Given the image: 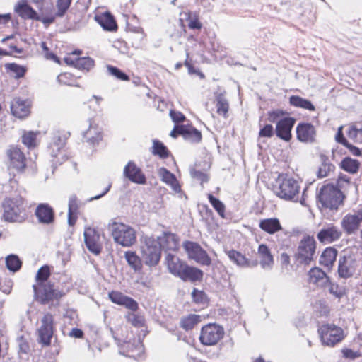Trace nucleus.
I'll return each mask as SVG.
<instances>
[{
  "instance_id": "obj_34",
  "label": "nucleus",
  "mask_w": 362,
  "mask_h": 362,
  "mask_svg": "<svg viewBox=\"0 0 362 362\" xmlns=\"http://www.w3.org/2000/svg\"><path fill=\"white\" fill-rule=\"evenodd\" d=\"M259 227L269 234H274L282 229L280 221L276 218H265L259 221Z\"/></svg>"
},
{
  "instance_id": "obj_22",
  "label": "nucleus",
  "mask_w": 362,
  "mask_h": 362,
  "mask_svg": "<svg viewBox=\"0 0 362 362\" xmlns=\"http://www.w3.org/2000/svg\"><path fill=\"white\" fill-rule=\"evenodd\" d=\"M11 111L18 118L25 117L30 113V104L27 100L16 98L11 103Z\"/></svg>"
},
{
  "instance_id": "obj_32",
  "label": "nucleus",
  "mask_w": 362,
  "mask_h": 362,
  "mask_svg": "<svg viewBox=\"0 0 362 362\" xmlns=\"http://www.w3.org/2000/svg\"><path fill=\"white\" fill-rule=\"evenodd\" d=\"M225 95L226 91H223V93H216L215 101L217 114L220 116H223L224 118H227L229 110V103Z\"/></svg>"
},
{
  "instance_id": "obj_23",
  "label": "nucleus",
  "mask_w": 362,
  "mask_h": 362,
  "mask_svg": "<svg viewBox=\"0 0 362 362\" xmlns=\"http://www.w3.org/2000/svg\"><path fill=\"white\" fill-rule=\"evenodd\" d=\"M156 240L163 250L175 251L179 247V238L174 233H165Z\"/></svg>"
},
{
  "instance_id": "obj_38",
  "label": "nucleus",
  "mask_w": 362,
  "mask_h": 362,
  "mask_svg": "<svg viewBox=\"0 0 362 362\" xmlns=\"http://www.w3.org/2000/svg\"><path fill=\"white\" fill-rule=\"evenodd\" d=\"M66 138L62 136L59 133H57L52 137V142L49 144L50 153L52 156L57 157L58 153L62 149L65 145Z\"/></svg>"
},
{
  "instance_id": "obj_25",
  "label": "nucleus",
  "mask_w": 362,
  "mask_h": 362,
  "mask_svg": "<svg viewBox=\"0 0 362 362\" xmlns=\"http://www.w3.org/2000/svg\"><path fill=\"white\" fill-rule=\"evenodd\" d=\"M15 11L24 19L40 20L37 12L25 0H21L15 6Z\"/></svg>"
},
{
  "instance_id": "obj_28",
  "label": "nucleus",
  "mask_w": 362,
  "mask_h": 362,
  "mask_svg": "<svg viewBox=\"0 0 362 362\" xmlns=\"http://www.w3.org/2000/svg\"><path fill=\"white\" fill-rule=\"evenodd\" d=\"M309 282L318 287H324L329 283L326 274L319 268H313L308 272Z\"/></svg>"
},
{
  "instance_id": "obj_26",
  "label": "nucleus",
  "mask_w": 362,
  "mask_h": 362,
  "mask_svg": "<svg viewBox=\"0 0 362 362\" xmlns=\"http://www.w3.org/2000/svg\"><path fill=\"white\" fill-rule=\"evenodd\" d=\"M35 215L40 223L49 224L54 218V211L47 204H40L35 210Z\"/></svg>"
},
{
  "instance_id": "obj_63",
  "label": "nucleus",
  "mask_w": 362,
  "mask_h": 362,
  "mask_svg": "<svg viewBox=\"0 0 362 362\" xmlns=\"http://www.w3.org/2000/svg\"><path fill=\"white\" fill-rule=\"evenodd\" d=\"M192 298L196 303H202L205 294L203 291H199L197 289H194L192 293Z\"/></svg>"
},
{
  "instance_id": "obj_55",
  "label": "nucleus",
  "mask_w": 362,
  "mask_h": 362,
  "mask_svg": "<svg viewBox=\"0 0 362 362\" xmlns=\"http://www.w3.org/2000/svg\"><path fill=\"white\" fill-rule=\"evenodd\" d=\"M128 321L134 326L140 327L144 325V318L136 314H129L127 317Z\"/></svg>"
},
{
  "instance_id": "obj_3",
  "label": "nucleus",
  "mask_w": 362,
  "mask_h": 362,
  "mask_svg": "<svg viewBox=\"0 0 362 362\" xmlns=\"http://www.w3.org/2000/svg\"><path fill=\"white\" fill-rule=\"evenodd\" d=\"M3 208V217L6 221L22 222L26 218L24 200L20 197L5 199Z\"/></svg>"
},
{
  "instance_id": "obj_20",
  "label": "nucleus",
  "mask_w": 362,
  "mask_h": 362,
  "mask_svg": "<svg viewBox=\"0 0 362 362\" xmlns=\"http://www.w3.org/2000/svg\"><path fill=\"white\" fill-rule=\"evenodd\" d=\"M109 297L114 303L123 305L132 311H136L138 309L137 302L121 292L113 291L109 293Z\"/></svg>"
},
{
  "instance_id": "obj_47",
  "label": "nucleus",
  "mask_w": 362,
  "mask_h": 362,
  "mask_svg": "<svg viewBox=\"0 0 362 362\" xmlns=\"http://www.w3.org/2000/svg\"><path fill=\"white\" fill-rule=\"evenodd\" d=\"M125 259L128 264L135 271L141 268V262L140 258L134 252L127 251L124 254Z\"/></svg>"
},
{
  "instance_id": "obj_8",
  "label": "nucleus",
  "mask_w": 362,
  "mask_h": 362,
  "mask_svg": "<svg viewBox=\"0 0 362 362\" xmlns=\"http://www.w3.org/2000/svg\"><path fill=\"white\" fill-rule=\"evenodd\" d=\"M223 335L224 329L221 326L209 323L202 327L199 341L204 346H214L223 337Z\"/></svg>"
},
{
  "instance_id": "obj_49",
  "label": "nucleus",
  "mask_w": 362,
  "mask_h": 362,
  "mask_svg": "<svg viewBox=\"0 0 362 362\" xmlns=\"http://www.w3.org/2000/svg\"><path fill=\"white\" fill-rule=\"evenodd\" d=\"M94 66V61L90 57H81L75 59V67L85 70L90 71Z\"/></svg>"
},
{
  "instance_id": "obj_44",
  "label": "nucleus",
  "mask_w": 362,
  "mask_h": 362,
  "mask_svg": "<svg viewBox=\"0 0 362 362\" xmlns=\"http://www.w3.org/2000/svg\"><path fill=\"white\" fill-rule=\"evenodd\" d=\"M347 136L356 143L362 144V124H355L349 127Z\"/></svg>"
},
{
  "instance_id": "obj_48",
  "label": "nucleus",
  "mask_w": 362,
  "mask_h": 362,
  "mask_svg": "<svg viewBox=\"0 0 362 362\" xmlns=\"http://www.w3.org/2000/svg\"><path fill=\"white\" fill-rule=\"evenodd\" d=\"M72 0H57L56 1V16L63 18L68 11Z\"/></svg>"
},
{
  "instance_id": "obj_61",
  "label": "nucleus",
  "mask_w": 362,
  "mask_h": 362,
  "mask_svg": "<svg viewBox=\"0 0 362 362\" xmlns=\"http://www.w3.org/2000/svg\"><path fill=\"white\" fill-rule=\"evenodd\" d=\"M329 291L330 293L333 294L335 297L340 298L344 295V291L339 288L337 284H330Z\"/></svg>"
},
{
  "instance_id": "obj_59",
  "label": "nucleus",
  "mask_w": 362,
  "mask_h": 362,
  "mask_svg": "<svg viewBox=\"0 0 362 362\" xmlns=\"http://www.w3.org/2000/svg\"><path fill=\"white\" fill-rule=\"evenodd\" d=\"M274 134V128L271 124L265 125L259 132L261 137H271Z\"/></svg>"
},
{
  "instance_id": "obj_53",
  "label": "nucleus",
  "mask_w": 362,
  "mask_h": 362,
  "mask_svg": "<svg viewBox=\"0 0 362 362\" xmlns=\"http://www.w3.org/2000/svg\"><path fill=\"white\" fill-rule=\"evenodd\" d=\"M107 71L110 75L115 76L117 79L121 81L129 80V76L125 73L122 72L120 69L115 66L107 65Z\"/></svg>"
},
{
  "instance_id": "obj_52",
  "label": "nucleus",
  "mask_w": 362,
  "mask_h": 362,
  "mask_svg": "<svg viewBox=\"0 0 362 362\" xmlns=\"http://www.w3.org/2000/svg\"><path fill=\"white\" fill-rule=\"evenodd\" d=\"M6 67L14 74V77L16 78L23 77L26 71V69L24 66L15 63L7 64Z\"/></svg>"
},
{
  "instance_id": "obj_57",
  "label": "nucleus",
  "mask_w": 362,
  "mask_h": 362,
  "mask_svg": "<svg viewBox=\"0 0 362 362\" xmlns=\"http://www.w3.org/2000/svg\"><path fill=\"white\" fill-rule=\"evenodd\" d=\"M187 21L190 29H201L202 23L195 15L192 16V14H189Z\"/></svg>"
},
{
  "instance_id": "obj_2",
  "label": "nucleus",
  "mask_w": 362,
  "mask_h": 362,
  "mask_svg": "<svg viewBox=\"0 0 362 362\" xmlns=\"http://www.w3.org/2000/svg\"><path fill=\"white\" fill-rule=\"evenodd\" d=\"M114 241L123 247H130L136 242L135 230L129 225L111 221L107 224Z\"/></svg>"
},
{
  "instance_id": "obj_50",
  "label": "nucleus",
  "mask_w": 362,
  "mask_h": 362,
  "mask_svg": "<svg viewBox=\"0 0 362 362\" xmlns=\"http://www.w3.org/2000/svg\"><path fill=\"white\" fill-rule=\"evenodd\" d=\"M6 264L8 270L15 272L21 269L22 262L17 255H10L6 258Z\"/></svg>"
},
{
  "instance_id": "obj_12",
  "label": "nucleus",
  "mask_w": 362,
  "mask_h": 362,
  "mask_svg": "<svg viewBox=\"0 0 362 362\" xmlns=\"http://www.w3.org/2000/svg\"><path fill=\"white\" fill-rule=\"evenodd\" d=\"M9 167L18 173H23L26 168V158L22 151L16 146H11L6 151Z\"/></svg>"
},
{
  "instance_id": "obj_36",
  "label": "nucleus",
  "mask_w": 362,
  "mask_h": 362,
  "mask_svg": "<svg viewBox=\"0 0 362 362\" xmlns=\"http://www.w3.org/2000/svg\"><path fill=\"white\" fill-rule=\"evenodd\" d=\"M179 130L180 134L182 135L185 139L192 142H199L202 139L201 132L192 127L180 125Z\"/></svg>"
},
{
  "instance_id": "obj_11",
  "label": "nucleus",
  "mask_w": 362,
  "mask_h": 362,
  "mask_svg": "<svg viewBox=\"0 0 362 362\" xmlns=\"http://www.w3.org/2000/svg\"><path fill=\"white\" fill-rule=\"evenodd\" d=\"M53 316L46 313L41 320V326L38 329V341L43 346H49L53 335Z\"/></svg>"
},
{
  "instance_id": "obj_13",
  "label": "nucleus",
  "mask_w": 362,
  "mask_h": 362,
  "mask_svg": "<svg viewBox=\"0 0 362 362\" xmlns=\"http://www.w3.org/2000/svg\"><path fill=\"white\" fill-rule=\"evenodd\" d=\"M362 222V208L354 211V214H346L341 220V226L348 235L354 234Z\"/></svg>"
},
{
  "instance_id": "obj_37",
  "label": "nucleus",
  "mask_w": 362,
  "mask_h": 362,
  "mask_svg": "<svg viewBox=\"0 0 362 362\" xmlns=\"http://www.w3.org/2000/svg\"><path fill=\"white\" fill-rule=\"evenodd\" d=\"M337 255V251L333 247L326 248L320 258V264L329 268L332 267Z\"/></svg>"
},
{
  "instance_id": "obj_56",
  "label": "nucleus",
  "mask_w": 362,
  "mask_h": 362,
  "mask_svg": "<svg viewBox=\"0 0 362 362\" xmlns=\"http://www.w3.org/2000/svg\"><path fill=\"white\" fill-rule=\"evenodd\" d=\"M285 115V112L280 110H276L268 113V119L271 122H276L279 121L278 119H282L281 117Z\"/></svg>"
},
{
  "instance_id": "obj_4",
  "label": "nucleus",
  "mask_w": 362,
  "mask_h": 362,
  "mask_svg": "<svg viewBox=\"0 0 362 362\" xmlns=\"http://www.w3.org/2000/svg\"><path fill=\"white\" fill-rule=\"evenodd\" d=\"M317 197L322 207L330 210H337L344 199L341 190L333 185L322 186Z\"/></svg>"
},
{
  "instance_id": "obj_6",
  "label": "nucleus",
  "mask_w": 362,
  "mask_h": 362,
  "mask_svg": "<svg viewBox=\"0 0 362 362\" xmlns=\"http://www.w3.org/2000/svg\"><path fill=\"white\" fill-rule=\"evenodd\" d=\"M321 342L327 346H334L344 337L343 329L333 324H325L318 328Z\"/></svg>"
},
{
  "instance_id": "obj_58",
  "label": "nucleus",
  "mask_w": 362,
  "mask_h": 362,
  "mask_svg": "<svg viewBox=\"0 0 362 362\" xmlns=\"http://www.w3.org/2000/svg\"><path fill=\"white\" fill-rule=\"evenodd\" d=\"M343 356L346 358L356 359L361 356V352L354 351L351 349L345 348L341 350Z\"/></svg>"
},
{
  "instance_id": "obj_33",
  "label": "nucleus",
  "mask_w": 362,
  "mask_h": 362,
  "mask_svg": "<svg viewBox=\"0 0 362 362\" xmlns=\"http://www.w3.org/2000/svg\"><path fill=\"white\" fill-rule=\"evenodd\" d=\"M168 269L172 274L177 276L186 264L182 262L177 257L168 253L165 257Z\"/></svg>"
},
{
  "instance_id": "obj_15",
  "label": "nucleus",
  "mask_w": 362,
  "mask_h": 362,
  "mask_svg": "<svg viewBox=\"0 0 362 362\" xmlns=\"http://www.w3.org/2000/svg\"><path fill=\"white\" fill-rule=\"evenodd\" d=\"M35 296L40 298L42 303L46 304L51 300H59L63 293L58 289H55L50 282H47L42 286H38V293Z\"/></svg>"
},
{
  "instance_id": "obj_60",
  "label": "nucleus",
  "mask_w": 362,
  "mask_h": 362,
  "mask_svg": "<svg viewBox=\"0 0 362 362\" xmlns=\"http://www.w3.org/2000/svg\"><path fill=\"white\" fill-rule=\"evenodd\" d=\"M191 175L193 178L200 180L202 183L208 182V176L206 174L199 170H192Z\"/></svg>"
},
{
  "instance_id": "obj_54",
  "label": "nucleus",
  "mask_w": 362,
  "mask_h": 362,
  "mask_svg": "<svg viewBox=\"0 0 362 362\" xmlns=\"http://www.w3.org/2000/svg\"><path fill=\"white\" fill-rule=\"evenodd\" d=\"M22 142L28 148L36 146V134L33 132H25L22 136Z\"/></svg>"
},
{
  "instance_id": "obj_30",
  "label": "nucleus",
  "mask_w": 362,
  "mask_h": 362,
  "mask_svg": "<svg viewBox=\"0 0 362 362\" xmlns=\"http://www.w3.org/2000/svg\"><path fill=\"white\" fill-rule=\"evenodd\" d=\"M158 174L161 180L166 183L168 185L170 186L174 192H180V186L174 174L171 173L168 170L163 167L159 168Z\"/></svg>"
},
{
  "instance_id": "obj_19",
  "label": "nucleus",
  "mask_w": 362,
  "mask_h": 362,
  "mask_svg": "<svg viewBox=\"0 0 362 362\" xmlns=\"http://www.w3.org/2000/svg\"><path fill=\"white\" fill-rule=\"evenodd\" d=\"M143 351V344L139 339H134L132 342L130 341L124 342L119 349L121 354L132 358L139 356Z\"/></svg>"
},
{
  "instance_id": "obj_62",
  "label": "nucleus",
  "mask_w": 362,
  "mask_h": 362,
  "mask_svg": "<svg viewBox=\"0 0 362 362\" xmlns=\"http://www.w3.org/2000/svg\"><path fill=\"white\" fill-rule=\"evenodd\" d=\"M335 139H336L337 142L342 144L344 146L349 143L347 141L346 139L344 136V134L342 132V127H340L338 129V131L335 136Z\"/></svg>"
},
{
  "instance_id": "obj_10",
  "label": "nucleus",
  "mask_w": 362,
  "mask_h": 362,
  "mask_svg": "<svg viewBox=\"0 0 362 362\" xmlns=\"http://www.w3.org/2000/svg\"><path fill=\"white\" fill-rule=\"evenodd\" d=\"M183 247L189 259L202 265L209 266L211 264V258L198 243L187 241L184 243Z\"/></svg>"
},
{
  "instance_id": "obj_5",
  "label": "nucleus",
  "mask_w": 362,
  "mask_h": 362,
  "mask_svg": "<svg viewBox=\"0 0 362 362\" xmlns=\"http://www.w3.org/2000/svg\"><path fill=\"white\" fill-rule=\"evenodd\" d=\"M359 261L350 250H344L338 261V274L341 278L348 279L354 275L359 267Z\"/></svg>"
},
{
  "instance_id": "obj_17",
  "label": "nucleus",
  "mask_w": 362,
  "mask_h": 362,
  "mask_svg": "<svg viewBox=\"0 0 362 362\" xmlns=\"http://www.w3.org/2000/svg\"><path fill=\"white\" fill-rule=\"evenodd\" d=\"M124 175L130 181L143 185L146 183V176L134 162L129 161L124 168Z\"/></svg>"
},
{
  "instance_id": "obj_14",
  "label": "nucleus",
  "mask_w": 362,
  "mask_h": 362,
  "mask_svg": "<svg viewBox=\"0 0 362 362\" xmlns=\"http://www.w3.org/2000/svg\"><path fill=\"white\" fill-rule=\"evenodd\" d=\"M84 241L88 250L94 255H98L101 252V245L100 243V235L98 231L90 227L85 228Z\"/></svg>"
},
{
  "instance_id": "obj_42",
  "label": "nucleus",
  "mask_w": 362,
  "mask_h": 362,
  "mask_svg": "<svg viewBox=\"0 0 362 362\" xmlns=\"http://www.w3.org/2000/svg\"><path fill=\"white\" fill-rule=\"evenodd\" d=\"M151 153L163 159L167 158L170 155V152L167 147L162 142L156 139L153 140Z\"/></svg>"
},
{
  "instance_id": "obj_45",
  "label": "nucleus",
  "mask_w": 362,
  "mask_h": 362,
  "mask_svg": "<svg viewBox=\"0 0 362 362\" xmlns=\"http://www.w3.org/2000/svg\"><path fill=\"white\" fill-rule=\"evenodd\" d=\"M201 321V317L198 315L191 314L183 317L180 320V327L185 330L192 329Z\"/></svg>"
},
{
  "instance_id": "obj_46",
  "label": "nucleus",
  "mask_w": 362,
  "mask_h": 362,
  "mask_svg": "<svg viewBox=\"0 0 362 362\" xmlns=\"http://www.w3.org/2000/svg\"><path fill=\"white\" fill-rule=\"evenodd\" d=\"M98 21L105 30L112 31L117 29L116 22L110 13L100 16Z\"/></svg>"
},
{
  "instance_id": "obj_29",
  "label": "nucleus",
  "mask_w": 362,
  "mask_h": 362,
  "mask_svg": "<svg viewBox=\"0 0 362 362\" xmlns=\"http://www.w3.org/2000/svg\"><path fill=\"white\" fill-rule=\"evenodd\" d=\"M86 142L95 145L102 139L100 129L93 122H90L89 128L83 134Z\"/></svg>"
},
{
  "instance_id": "obj_27",
  "label": "nucleus",
  "mask_w": 362,
  "mask_h": 362,
  "mask_svg": "<svg viewBox=\"0 0 362 362\" xmlns=\"http://www.w3.org/2000/svg\"><path fill=\"white\" fill-rule=\"evenodd\" d=\"M177 277H180L183 281L194 282L202 279L203 272L199 269L185 264Z\"/></svg>"
},
{
  "instance_id": "obj_51",
  "label": "nucleus",
  "mask_w": 362,
  "mask_h": 362,
  "mask_svg": "<svg viewBox=\"0 0 362 362\" xmlns=\"http://www.w3.org/2000/svg\"><path fill=\"white\" fill-rule=\"evenodd\" d=\"M208 199L214 209L218 214V215L222 218H225L226 206L224 204L211 194H208Z\"/></svg>"
},
{
  "instance_id": "obj_18",
  "label": "nucleus",
  "mask_w": 362,
  "mask_h": 362,
  "mask_svg": "<svg viewBox=\"0 0 362 362\" xmlns=\"http://www.w3.org/2000/svg\"><path fill=\"white\" fill-rule=\"evenodd\" d=\"M297 138L305 143H313L316 136L315 127L310 123H300L296 127Z\"/></svg>"
},
{
  "instance_id": "obj_35",
  "label": "nucleus",
  "mask_w": 362,
  "mask_h": 362,
  "mask_svg": "<svg viewBox=\"0 0 362 362\" xmlns=\"http://www.w3.org/2000/svg\"><path fill=\"white\" fill-rule=\"evenodd\" d=\"M68 223L73 226L75 225L78 214V204L76 195H71L69 199Z\"/></svg>"
},
{
  "instance_id": "obj_40",
  "label": "nucleus",
  "mask_w": 362,
  "mask_h": 362,
  "mask_svg": "<svg viewBox=\"0 0 362 362\" xmlns=\"http://www.w3.org/2000/svg\"><path fill=\"white\" fill-rule=\"evenodd\" d=\"M289 103L292 106L300 107L310 111L315 110V107L312 103L298 95H292L289 98Z\"/></svg>"
},
{
  "instance_id": "obj_31",
  "label": "nucleus",
  "mask_w": 362,
  "mask_h": 362,
  "mask_svg": "<svg viewBox=\"0 0 362 362\" xmlns=\"http://www.w3.org/2000/svg\"><path fill=\"white\" fill-rule=\"evenodd\" d=\"M258 255L260 257V265L264 269H271L274 264V258L268 247L261 244L258 247Z\"/></svg>"
},
{
  "instance_id": "obj_9",
  "label": "nucleus",
  "mask_w": 362,
  "mask_h": 362,
  "mask_svg": "<svg viewBox=\"0 0 362 362\" xmlns=\"http://www.w3.org/2000/svg\"><path fill=\"white\" fill-rule=\"evenodd\" d=\"M315 243L313 237L305 236L299 243L296 254L298 261L300 263L309 264L315 251Z\"/></svg>"
},
{
  "instance_id": "obj_41",
  "label": "nucleus",
  "mask_w": 362,
  "mask_h": 362,
  "mask_svg": "<svg viewBox=\"0 0 362 362\" xmlns=\"http://www.w3.org/2000/svg\"><path fill=\"white\" fill-rule=\"evenodd\" d=\"M360 163L350 157L344 158L341 162V168L351 174H355L358 171Z\"/></svg>"
},
{
  "instance_id": "obj_39",
  "label": "nucleus",
  "mask_w": 362,
  "mask_h": 362,
  "mask_svg": "<svg viewBox=\"0 0 362 362\" xmlns=\"http://www.w3.org/2000/svg\"><path fill=\"white\" fill-rule=\"evenodd\" d=\"M50 276V271L48 266L45 265L39 269L36 274L37 285H33V288L35 294L38 293V286H42L43 284H47V280Z\"/></svg>"
},
{
  "instance_id": "obj_1",
  "label": "nucleus",
  "mask_w": 362,
  "mask_h": 362,
  "mask_svg": "<svg viewBox=\"0 0 362 362\" xmlns=\"http://www.w3.org/2000/svg\"><path fill=\"white\" fill-rule=\"evenodd\" d=\"M272 191L281 199L293 202H300L303 206H305L303 196L299 199L300 186L298 182L287 174L281 173L278 175L272 185Z\"/></svg>"
},
{
  "instance_id": "obj_21",
  "label": "nucleus",
  "mask_w": 362,
  "mask_h": 362,
  "mask_svg": "<svg viewBox=\"0 0 362 362\" xmlns=\"http://www.w3.org/2000/svg\"><path fill=\"white\" fill-rule=\"evenodd\" d=\"M341 235L338 227L331 226L322 229L317 234V238L321 243H330L339 240Z\"/></svg>"
},
{
  "instance_id": "obj_16",
  "label": "nucleus",
  "mask_w": 362,
  "mask_h": 362,
  "mask_svg": "<svg viewBox=\"0 0 362 362\" xmlns=\"http://www.w3.org/2000/svg\"><path fill=\"white\" fill-rule=\"evenodd\" d=\"M295 122V119L290 117L279 119L275 129L276 136L285 141H289L291 139V129Z\"/></svg>"
},
{
  "instance_id": "obj_24",
  "label": "nucleus",
  "mask_w": 362,
  "mask_h": 362,
  "mask_svg": "<svg viewBox=\"0 0 362 362\" xmlns=\"http://www.w3.org/2000/svg\"><path fill=\"white\" fill-rule=\"evenodd\" d=\"M226 254L230 260L240 267H253L257 265V261H250L237 250H228Z\"/></svg>"
},
{
  "instance_id": "obj_43",
  "label": "nucleus",
  "mask_w": 362,
  "mask_h": 362,
  "mask_svg": "<svg viewBox=\"0 0 362 362\" xmlns=\"http://www.w3.org/2000/svg\"><path fill=\"white\" fill-rule=\"evenodd\" d=\"M320 159L322 164L317 171V177L319 178H323L328 176L329 173L334 170V166L329 163L327 156H321Z\"/></svg>"
},
{
  "instance_id": "obj_64",
  "label": "nucleus",
  "mask_w": 362,
  "mask_h": 362,
  "mask_svg": "<svg viewBox=\"0 0 362 362\" xmlns=\"http://www.w3.org/2000/svg\"><path fill=\"white\" fill-rule=\"evenodd\" d=\"M170 117L173 122L176 123H179L182 122L185 117L180 112H175V111H170Z\"/></svg>"
},
{
  "instance_id": "obj_7",
  "label": "nucleus",
  "mask_w": 362,
  "mask_h": 362,
  "mask_svg": "<svg viewBox=\"0 0 362 362\" xmlns=\"http://www.w3.org/2000/svg\"><path fill=\"white\" fill-rule=\"evenodd\" d=\"M143 259L145 264L149 266H156L160 261L161 248L159 242L152 238H145L144 245L141 247Z\"/></svg>"
}]
</instances>
